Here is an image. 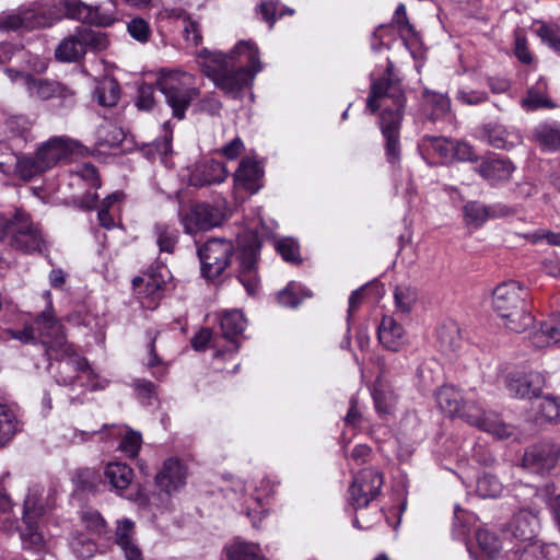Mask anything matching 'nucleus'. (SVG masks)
<instances>
[{
  "label": "nucleus",
  "mask_w": 560,
  "mask_h": 560,
  "mask_svg": "<svg viewBox=\"0 0 560 560\" xmlns=\"http://www.w3.org/2000/svg\"><path fill=\"white\" fill-rule=\"evenodd\" d=\"M199 57L206 75L232 98L241 97L262 70L258 47L252 40H240L229 54L203 49Z\"/></svg>",
  "instance_id": "f257e3e1"
},
{
  "label": "nucleus",
  "mask_w": 560,
  "mask_h": 560,
  "mask_svg": "<svg viewBox=\"0 0 560 560\" xmlns=\"http://www.w3.org/2000/svg\"><path fill=\"white\" fill-rule=\"evenodd\" d=\"M368 109H381L380 128L385 138L386 156L389 163L400 158L399 129L405 107V96L400 85L387 79L374 81L368 98Z\"/></svg>",
  "instance_id": "f03ea898"
},
{
  "label": "nucleus",
  "mask_w": 560,
  "mask_h": 560,
  "mask_svg": "<svg viewBox=\"0 0 560 560\" xmlns=\"http://www.w3.org/2000/svg\"><path fill=\"white\" fill-rule=\"evenodd\" d=\"M435 399L441 410L450 417H457L498 439H508L514 433L512 425L503 422L497 413L486 412L477 401L464 398L453 385L440 387Z\"/></svg>",
  "instance_id": "7ed1b4c3"
},
{
  "label": "nucleus",
  "mask_w": 560,
  "mask_h": 560,
  "mask_svg": "<svg viewBox=\"0 0 560 560\" xmlns=\"http://www.w3.org/2000/svg\"><path fill=\"white\" fill-rule=\"evenodd\" d=\"M525 289L515 280L502 282L492 293L493 311L511 331L522 332L533 324V316L526 310Z\"/></svg>",
  "instance_id": "20e7f679"
},
{
  "label": "nucleus",
  "mask_w": 560,
  "mask_h": 560,
  "mask_svg": "<svg viewBox=\"0 0 560 560\" xmlns=\"http://www.w3.org/2000/svg\"><path fill=\"white\" fill-rule=\"evenodd\" d=\"M156 86L178 119L184 118L186 109L199 95L195 75L180 70H162Z\"/></svg>",
  "instance_id": "39448f33"
},
{
  "label": "nucleus",
  "mask_w": 560,
  "mask_h": 560,
  "mask_svg": "<svg viewBox=\"0 0 560 560\" xmlns=\"http://www.w3.org/2000/svg\"><path fill=\"white\" fill-rule=\"evenodd\" d=\"M45 489L35 486L30 489L23 506V527L20 537L24 548L40 549L45 545V538L40 529L42 521L46 512L52 508L54 499L50 494L44 498Z\"/></svg>",
  "instance_id": "423d86ee"
},
{
  "label": "nucleus",
  "mask_w": 560,
  "mask_h": 560,
  "mask_svg": "<svg viewBox=\"0 0 560 560\" xmlns=\"http://www.w3.org/2000/svg\"><path fill=\"white\" fill-rule=\"evenodd\" d=\"M44 296L47 300L46 310L37 315L33 325L12 332V337L21 340L23 343L40 339L43 346L47 347L48 350L62 349L67 345L65 329L54 314L50 292L45 291Z\"/></svg>",
  "instance_id": "0eeeda50"
},
{
  "label": "nucleus",
  "mask_w": 560,
  "mask_h": 560,
  "mask_svg": "<svg viewBox=\"0 0 560 560\" xmlns=\"http://www.w3.org/2000/svg\"><path fill=\"white\" fill-rule=\"evenodd\" d=\"M12 234L11 245L25 253L42 252L44 238L30 215L18 210L13 218L0 214V242L7 234Z\"/></svg>",
  "instance_id": "6e6552de"
},
{
  "label": "nucleus",
  "mask_w": 560,
  "mask_h": 560,
  "mask_svg": "<svg viewBox=\"0 0 560 560\" xmlns=\"http://www.w3.org/2000/svg\"><path fill=\"white\" fill-rule=\"evenodd\" d=\"M5 74L12 83H20L31 98L47 101L52 97L60 98L67 104L73 102L74 91L55 80L34 77L31 73L5 69Z\"/></svg>",
  "instance_id": "1a4fd4ad"
},
{
  "label": "nucleus",
  "mask_w": 560,
  "mask_h": 560,
  "mask_svg": "<svg viewBox=\"0 0 560 560\" xmlns=\"http://www.w3.org/2000/svg\"><path fill=\"white\" fill-rule=\"evenodd\" d=\"M57 16L44 5H33L19 9L11 13L0 15V30L2 31H32L39 27L51 26Z\"/></svg>",
  "instance_id": "9d476101"
},
{
  "label": "nucleus",
  "mask_w": 560,
  "mask_h": 560,
  "mask_svg": "<svg viewBox=\"0 0 560 560\" xmlns=\"http://www.w3.org/2000/svg\"><path fill=\"white\" fill-rule=\"evenodd\" d=\"M234 253L232 242L225 238H211L198 248L201 272L208 279L218 278L230 265Z\"/></svg>",
  "instance_id": "9b49d317"
},
{
  "label": "nucleus",
  "mask_w": 560,
  "mask_h": 560,
  "mask_svg": "<svg viewBox=\"0 0 560 560\" xmlns=\"http://www.w3.org/2000/svg\"><path fill=\"white\" fill-rule=\"evenodd\" d=\"M539 530V520L529 510H520L502 530L509 547L536 540Z\"/></svg>",
  "instance_id": "f8f14e48"
},
{
  "label": "nucleus",
  "mask_w": 560,
  "mask_h": 560,
  "mask_svg": "<svg viewBox=\"0 0 560 560\" xmlns=\"http://www.w3.org/2000/svg\"><path fill=\"white\" fill-rule=\"evenodd\" d=\"M383 486V475L374 468L363 469L351 485L350 500L355 509L368 506Z\"/></svg>",
  "instance_id": "ddd939ff"
},
{
  "label": "nucleus",
  "mask_w": 560,
  "mask_h": 560,
  "mask_svg": "<svg viewBox=\"0 0 560 560\" xmlns=\"http://www.w3.org/2000/svg\"><path fill=\"white\" fill-rule=\"evenodd\" d=\"M559 458L560 445L541 442L526 450L523 457V467L530 472L546 474L557 466Z\"/></svg>",
  "instance_id": "4468645a"
},
{
  "label": "nucleus",
  "mask_w": 560,
  "mask_h": 560,
  "mask_svg": "<svg viewBox=\"0 0 560 560\" xmlns=\"http://www.w3.org/2000/svg\"><path fill=\"white\" fill-rule=\"evenodd\" d=\"M223 212L208 203H197L180 219L184 230L188 234L209 231L222 223Z\"/></svg>",
  "instance_id": "2eb2a0df"
},
{
  "label": "nucleus",
  "mask_w": 560,
  "mask_h": 560,
  "mask_svg": "<svg viewBox=\"0 0 560 560\" xmlns=\"http://www.w3.org/2000/svg\"><path fill=\"white\" fill-rule=\"evenodd\" d=\"M505 385L510 394L520 399H533L540 396L546 386L541 372H512L506 376Z\"/></svg>",
  "instance_id": "dca6fc26"
},
{
  "label": "nucleus",
  "mask_w": 560,
  "mask_h": 560,
  "mask_svg": "<svg viewBox=\"0 0 560 560\" xmlns=\"http://www.w3.org/2000/svg\"><path fill=\"white\" fill-rule=\"evenodd\" d=\"M259 249L260 244L257 236L252 235L249 244L243 245V250L240 256L238 280L249 294L255 293L259 285L256 267Z\"/></svg>",
  "instance_id": "f3484780"
},
{
  "label": "nucleus",
  "mask_w": 560,
  "mask_h": 560,
  "mask_svg": "<svg viewBox=\"0 0 560 560\" xmlns=\"http://www.w3.org/2000/svg\"><path fill=\"white\" fill-rule=\"evenodd\" d=\"M187 475L186 465L176 457H170L155 476V482L163 491L172 493L185 485Z\"/></svg>",
  "instance_id": "a211bd4d"
},
{
  "label": "nucleus",
  "mask_w": 560,
  "mask_h": 560,
  "mask_svg": "<svg viewBox=\"0 0 560 560\" xmlns=\"http://www.w3.org/2000/svg\"><path fill=\"white\" fill-rule=\"evenodd\" d=\"M62 5L68 18L84 23L108 26L115 21L112 14L101 12L98 7L88 5L80 0H65Z\"/></svg>",
  "instance_id": "6ab92c4d"
},
{
  "label": "nucleus",
  "mask_w": 560,
  "mask_h": 560,
  "mask_svg": "<svg viewBox=\"0 0 560 560\" xmlns=\"http://www.w3.org/2000/svg\"><path fill=\"white\" fill-rule=\"evenodd\" d=\"M225 164L215 160H206L198 163L189 174V185L202 187L211 184H220L228 177Z\"/></svg>",
  "instance_id": "aec40b11"
},
{
  "label": "nucleus",
  "mask_w": 560,
  "mask_h": 560,
  "mask_svg": "<svg viewBox=\"0 0 560 560\" xmlns=\"http://www.w3.org/2000/svg\"><path fill=\"white\" fill-rule=\"evenodd\" d=\"M78 143L68 137H54L43 143L37 153L45 170L54 167L59 161L73 153Z\"/></svg>",
  "instance_id": "412c9836"
},
{
  "label": "nucleus",
  "mask_w": 560,
  "mask_h": 560,
  "mask_svg": "<svg viewBox=\"0 0 560 560\" xmlns=\"http://www.w3.org/2000/svg\"><path fill=\"white\" fill-rule=\"evenodd\" d=\"M59 370L61 380L57 378V382H61L63 385H70L75 381L77 376L72 375V372L79 373L78 377L85 375L88 380L95 376L94 370L90 366L88 360L81 357L79 352H63L59 359Z\"/></svg>",
  "instance_id": "4be33fe9"
},
{
  "label": "nucleus",
  "mask_w": 560,
  "mask_h": 560,
  "mask_svg": "<svg viewBox=\"0 0 560 560\" xmlns=\"http://www.w3.org/2000/svg\"><path fill=\"white\" fill-rule=\"evenodd\" d=\"M162 271H166L165 268H160L158 271L152 270L150 272H145L132 280L133 288L140 298L150 300L147 307H153L156 300L161 296V291L166 283Z\"/></svg>",
  "instance_id": "5701e85b"
},
{
  "label": "nucleus",
  "mask_w": 560,
  "mask_h": 560,
  "mask_svg": "<svg viewBox=\"0 0 560 560\" xmlns=\"http://www.w3.org/2000/svg\"><path fill=\"white\" fill-rule=\"evenodd\" d=\"M262 170L260 165L248 158L240 162L234 174V183L237 188L245 189L250 194L257 192L261 187Z\"/></svg>",
  "instance_id": "b1692460"
},
{
  "label": "nucleus",
  "mask_w": 560,
  "mask_h": 560,
  "mask_svg": "<svg viewBox=\"0 0 560 560\" xmlns=\"http://www.w3.org/2000/svg\"><path fill=\"white\" fill-rule=\"evenodd\" d=\"M115 542L124 551L126 560H143L142 552L135 540V523L131 520L117 521Z\"/></svg>",
  "instance_id": "393cba45"
},
{
  "label": "nucleus",
  "mask_w": 560,
  "mask_h": 560,
  "mask_svg": "<svg viewBox=\"0 0 560 560\" xmlns=\"http://www.w3.org/2000/svg\"><path fill=\"white\" fill-rule=\"evenodd\" d=\"M551 546L536 539L506 549L509 560H548Z\"/></svg>",
  "instance_id": "a878e982"
},
{
  "label": "nucleus",
  "mask_w": 560,
  "mask_h": 560,
  "mask_svg": "<svg viewBox=\"0 0 560 560\" xmlns=\"http://www.w3.org/2000/svg\"><path fill=\"white\" fill-rule=\"evenodd\" d=\"M477 171L485 179L494 185L509 180L514 166L510 160L488 159L479 164Z\"/></svg>",
  "instance_id": "bb28decb"
},
{
  "label": "nucleus",
  "mask_w": 560,
  "mask_h": 560,
  "mask_svg": "<svg viewBox=\"0 0 560 560\" xmlns=\"http://www.w3.org/2000/svg\"><path fill=\"white\" fill-rule=\"evenodd\" d=\"M104 477L113 489L118 493H121L131 485L135 474L129 465L120 462H113L106 465L104 469Z\"/></svg>",
  "instance_id": "cd10ccee"
},
{
  "label": "nucleus",
  "mask_w": 560,
  "mask_h": 560,
  "mask_svg": "<svg viewBox=\"0 0 560 560\" xmlns=\"http://www.w3.org/2000/svg\"><path fill=\"white\" fill-rule=\"evenodd\" d=\"M476 541L481 551L479 560L494 559L502 550L506 551L509 548V544L504 538L500 539L495 533L488 528H479L476 532Z\"/></svg>",
  "instance_id": "c85d7f7f"
},
{
  "label": "nucleus",
  "mask_w": 560,
  "mask_h": 560,
  "mask_svg": "<svg viewBox=\"0 0 560 560\" xmlns=\"http://www.w3.org/2000/svg\"><path fill=\"white\" fill-rule=\"evenodd\" d=\"M223 337L240 347L247 322L240 310L225 311L220 320Z\"/></svg>",
  "instance_id": "c756f323"
},
{
  "label": "nucleus",
  "mask_w": 560,
  "mask_h": 560,
  "mask_svg": "<svg viewBox=\"0 0 560 560\" xmlns=\"http://www.w3.org/2000/svg\"><path fill=\"white\" fill-rule=\"evenodd\" d=\"M124 198V192L115 191L101 202L97 219L104 229L110 230L116 226Z\"/></svg>",
  "instance_id": "7c9ffc66"
},
{
  "label": "nucleus",
  "mask_w": 560,
  "mask_h": 560,
  "mask_svg": "<svg viewBox=\"0 0 560 560\" xmlns=\"http://www.w3.org/2000/svg\"><path fill=\"white\" fill-rule=\"evenodd\" d=\"M560 341V313L559 318H551L541 324L539 330L532 336V345L542 349L557 345Z\"/></svg>",
  "instance_id": "2f4dec72"
},
{
  "label": "nucleus",
  "mask_w": 560,
  "mask_h": 560,
  "mask_svg": "<svg viewBox=\"0 0 560 560\" xmlns=\"http://www.w3.org/2000/svg\"><path fill=\"white\" fill-rule=\"evenodd\" d=\"M402 336V327L393 317L383 316L378 326V339L381 343L388 350H395L396 347L404 345L400 341Z\"/></svg>",
  "instance_id": "473e14b6"
},
{
  "label": "nucleus",
  "mask_w": 560,
  "mask_h": 560,
  "mask_svg": "<svg viewBox=\"0 0 560 560\" xmlns=\"http://www.w3.org/2000/svg\"><path fill=\"white\" fill-rule=\"evenodd\" d=\"M488 140L497 149L509 150L522 142V136L515 129L494 126L488 131Z\"/></svg>",
  "instance_id": "72a5a7b5"
},
{
  "label": "nucleus",
  "mask_w": 560,
  "mask_h": 560,
  "mask_svg": "<svg viewBox=\"0 0 560 560\" xmlns=\"http://www.w3.org/2000/svg\"><path fill=\"white\" fill-rule=\"evenodd\" d=\"M436 339L441 348H460V328L456 320L447 318L436 329Z\"/></svg>",
  "instance_id": "f704fd0d"
},
{
  "label": "nucleus",
  "mask_w": 560,
  "mask_h": 560,
  "mask_svg": "<svg viewBox=\"0 0 560 560\" xmlns=\"http://www.w3.org/2000/svg\"><path fill=\"white\" fill-rule=\"evenodd\" d=\"M84 55L79 31L74 35L66 37L56 49V57L61 61L72 62Z\"/></svg>",
  "instance_id": "c9c22d12"
},
{
  "label": "nucleus",
  "mask_w": 560,
  "mask_h": 560,
  "mask_svg": "<svg viewBox=\"0 0 560 560\" xmlns=\"http://www.w3.org/2000/svg\"><path fill=\"white\" fill-rule=\"evenodd\" d=\"M372 396L378 415L385 416L390 413L396 402V396L389 386L378 380L374 385Z\"/></svg>",
  "instance_id": "e433bc0d"
},
{
  "label": "nucleus",
  "mask_w": 560,
  "mask_h": 560,
  "mask_svg": "<svg viewBox=\"0 0 560 560\" xmlns=\"http://www.w3.org/2000/svg\"><path fill=\"white\" fill-rule=\"evenodd\" d=\"M120 89L113 78H105L95 88L94 95L102 106H114L119 100Z\"/></svg>",
  "instance_id": "4c0bfd02"
},
{
  "label": "nucleus",
  "mask_w": 560,
  "mask_h": 560,
  "mask_svg": "<svg viewBox=\"0 0 560 560\" xmlns=\"http://www.w3.org/2000/svg\"><path fill=\"white\" fill-rule=\"evenodd\" d=\"M534 137L546 150L556 151L560 149V125H539L534 131Z\"/></svg>",
  "instance_id": "58836bf2"
},
{
  "label": "nucleus",
  "mask_w": 560,
  "mask_h": 560,
  "mask_svg": "<svg viewBox=\"0 0 560 560\" xmlns=\"http://www.w3.org/2000/svg\"><path fill=\"white\" fill-rule=\"evenodd\" d=\"M19 431V421L14 411L0 404V446L5 445Z\"/></svg>",
  "instance_id": "ea45409f"
},
{
  "label": "nucleus",
  "mask_w": 560,
  "mask_h": 560,
  "mask_svg": "<svg viewBox=\"0 0 560 560\" xmlns=\"http://www.w3.org/2000/svg\"><path fill=\"white\" fill-rule=\"evenodd\" d=\"M311 291L302 288L298 282L291 281L282 289L278 295V303L287 307H296L303 299L310 298Z\"/></svg>",
  "instance_id": "a19ab883"
},
{
  "label": "nucleus",
  "mask_w": 560,
  "mask_h": 560,
  "mask_svg": "<svg viewBox=\"0 0 560 560\" xmlns=\"http://www.w3.org/2000/svg\"><path fill=\"white\" fill-rule=\"evenodd\" d=\"M229 560H262L264 556L255 544L235 540L226 548Z\"/></svg>",
  "instance_id": "79ce46f5"
},
{
  "label": "nucleus",
  "mask_w": 560,
  "mask_h": 560,
  "mask_svg": "<svg viewBox=\"0 0 560 560\" xmlns=\"http://www.w3.org/2000/svg\"><path fill=\"white\" fill-rule=\"evenodd\" d=\"M125 138L124 131L112 122L101 125L96 130V144L100 148H114Z\"/></svg>",
  "instance_id": "37998d69"
},
{
  "label": "nucleus",
  "mask_w": 560,
  "mask_h": 560,
  "mask_svg": "<svg viewBox=\"0 0 560 560\" xmlns=\"http://www.w3.org/2000/svg\"><path fill=\"white\" fill-rule=\"evenodd\" d=\"M454 141L444 137L424 136L421 145L428 150H432L443 162H452V150Z\"/></svg>",
  "instance_id": "c03bdc74"
},
{
  "label": "nucleus",
  "mask_w": 560,
  "mask_h": 560,
  "mask_svg": "<svg viewBox=\"0 0 560 560\" xmlns=\"http://www.w3.org/2000/svg\"><path fill=\"white\" fill-rule=\"evenodd\" d=\"M38 153L35 156L18 158L14 163L15 173L25 180L45 172L44 165Z\"/></svg>",
  "instance_id": "a18cd8bd"
},
{
  "label": "nucleus",
  "mask_w": 560,
  "mask_h": 560,
  "mask_svg": "<svg viewBox=\"0 0 560 560\" xmlns=\"http://www.w3.org/2000/svg\"><path fill=\"white\" fill-rule=\"evenodd\" d=\"M535 33L550 49L560 52V26L555 23L537 22Z\"/></svg>",
  "instance_id": "49530a36"
},
{
  "label": "nucleus",
  "mask_w": 560,
  "mask_h": 560,
  "mask_svg": "<svg viewBox=\"0 0 560 560\" xmlns=\"http://www.w3.org/2000/svg\"><path fill=\"white\" fill-rule=\"evenodd\" d=\"M154 231L160 250L173 253L178 241V231L164 223L155 224Z\"/></svg>",
  "instance_id": "de8ad7c7"
},
{
  "label": "nucleus",
  "mask_w": 560,
  "mask_h": 560,
  "mask_svg": "<svg viewBox=\"0 0 560 560\" xmlns=\"http://www.w3.org/2000/svg\"><path fill=\"white\" fill-rule=\"evenodd\" d=\"M544 88L545 84L539 83L538 88H532L528 90L527 95L521 102V105L525 110L533 112L538 108L552 107L551 101L542 91Z\"/></svg>",
  "instance_id": "09e8293b"
},
{
  "label": "nucleus",
  "mask_w": 560,
  "mask_h": 560,
  "mask_svg": "<svg viewBox=\"0 0 560 560\" xmlns=\"http://www.w3.org/2000/svg\"><path fill=\"white\" fill-rule=\"evenodd\" d=\"M539 416L547 423L560 422V396L546 395L539 402Z\"/></svg>",
  "instance_id": "8fccbe9b"
},
{
  "label": "nucleus",
  "mask_w": 560,
  "mask_h": 560,
  "mask_svg": "<svg viewBox=\"0 0 560 560\" xmlns=\"http://www.w3.org/2000/svg\"><path fill=\"white\" fill-rule=\"evenodd\" d=\"M84 52L88 49L101 51L107 48L108 39L104 33L90 28L79 30Z\"/></svg>",
  "instance_id": "3c124183"
},
{
  "label": "nucleus",
  "mask_w": 560,
  "mask_h": 560,
  "mask_svg": "<svg viewBox=\"0 0 560 560\" xmlns=\"http://www.w3.org/2000/svg\"><path fill=\"white\" fill-rule=\"evenodd\" d=\"M70 547L79 558L83 559L91 558L96 551L95 542L83 533H75L72 535Z\"/></svg>",
  "instance_id": "603ef678"
},
{
  "label": "nucleus",
  "mask_w": 560,
  "mask_h": 560,
  "mask_svg": "<svg viewBox=\"0 0 560 560\" xmlns=\"http://www.w3.org/2000/svg\"><path fill=\"white\" fill-rule=\"evenodd\" d=\"M478 494L482 498H497L503 491V485L493 475H483L477 480Z\"/></svg>",
  "instance_id": "864d4df0"
},
{
  "label": "nucleus",
  "mask_w": 560,
  "mask_h": 560,
  "mask_svg": "<svg viewBox=\"0 0 560 560\" xmlns=\"http://www.w3.org/2000/svg\"><path fill=\"white\" fill-rule=\"evenodd\" d=\"M463 213L468 224H475L477 226L485 223L489 217L487 207L477 201L467 202L463 208Z\"/></svg>",
  "instance_id": "5fc2aeb1"
},
{
  "label": "nucleus",
  "mask_w": 560,
  "mask_h": 560,
  "mask_svg": "<svg viewBox=\"0 0 560 560\" xmlns=\"http://www.w3.org/2000/svg\"><path fill=\"white\" fill-rule=\"evenodd\" d=\"M276 250L285 261L299 262L300 249L299 244L291 237H284L276 242Z\"/></svg>",
  "instance_id": "6e6d98bb"
},
{
  "label": "nucleus",
  "mask_w": 560,
  "mask_h": 560,
  "mask_svg": "<svg viewBox=\"0 0 560 560\" xmlns=\"http://www.w3.org/2000/svg\"><path fill=\"white\" fill-rule=\"evenodd\" d=\"M395 303L401 312H409L417 301V292L410 287H398L395 290Z\"/></svg>",
  "instance_id": "4d7b16f0"
},
{
  "label": "nucleus",
  "mask_w": 560,
  "mask_h": 560,
  "mask_svg": "<svg viewBox=\"0 0 560 560\" xmlns=\"http://www.w3.org/2000/svg\"><path fill=\"white\" fill-rule=\"evenodd\" d=\"M82 522L88 530L97 536L107 533V525L102 515L96 511L85 512L82 516Z\"/></svg>",
  "instance_id": "13d9d810"
},
{
  "label": "nucleus",
  "mask_w": 560,
  "mask_h": 560,
  "mask_svg": "<svg viewBox=\"0 0 560 560\" xmlns=\"http://www.w3.org/2000/svg\"><path fill=\"white\" fill-rule=\"evenodd\" d=\"M142 444V436L139 432L129 430L120 443L121 451L129 457L138 455Z\"/></svg>",
  "instance_id": "bf43d9fd"
},
{
  "label": "nucleus",
  "mask_w": 560,
  "mask_h": 560,
  "mask_svg": "<svg viewBox=\"0 0 560 560\" xmlns=\"http://www.w3.org/2000/svg\"><path fill=\"white\" fill-rule=\"evenodd\" d=\"M132 387L136 392L137 398L143 402L151 404V399L156 397V388L151 381L136 378L132 383Z\"/></svg>",
  "instance_id": "052dcab7"
},
{
  "label": "nucleus",
  "mask_w": 560,
  "mask_h": 560,
  "mask_svg": "<svg viewBox=\"0 0 560 560\" xmlns=\"http://www.w3.org/2000/svg\"><path fill=\"white\" fill-rule=\"evenodd\" d=\"M456 100L465 105H478L486 102L488 95L486 92L462 89L457 91Z\"/></svg>",
  "instance_id": "680f3d73"
},
{
  "label": "nucleus",
  "mask_w": 560,
  "mask_h": 560,
  "mask_svg": "<svg viewBox=\"0 0 560 560\" xmlns=\"http://www.w3.org/2000/svg\"><path fill=\"white\" fill-rule=\"evenodd\" d=\"M128 32L135 39L139 42H147L150 34L149 25L142 19H133L128 24Z\"/></svg>",
  "instance_id": "e2e57ef3"
},
{
  "label": "nucleus",
  "mask_w": 560,
  "mask_h": 560,
  "mask_svg": "<svg viewBox=\"0 0 560 560\" xmlns=\"http://www.w3.org/2000/svg\"><path fill=\"white\" fill-rule=\"evenodd\" d=\"M258 9L262 15V20L267 22L271 28L277 21L276 12L278 10V0H261Z\"/></svg>",
  "instance_id": "0e129e2a"
},
{
  "label": "nucleus",
  "mask_w": 560,
  "mask_h": 560,
  "mask_svg": "<svg viewBox=\"0 0 560 560\" xmlns=\"http://www.w3.org/2000/svg\"><path fill=\"white\" fill-rule=\"evenodd\" d=\"M191 345L194 350H200L205 347H217L212 332L208 328L200 329L191 339Z\"/></svg>",
  "instance_id": "69168bd1"
},
{
  "label": "nucleus",
  "mask_w": 560,
  "mask_h": 560,
  "mask_svg": "<svg viewBox=\"0 0 560 560\" xmlns=\"http://www.w3.org/2000/svg\"><path fill=\"white\" fill-rule=\"evenodd\" d=\"M8 129L14 135H23L31 128V122L25 116H12L7 120Z\"/></svg>",
  "instance_id": "338daca9"
},
{
  "label": "nucleus",
  "mask_w": 560,
  "mask_h": 560,
  "mask_svg": "<svg viewBox=\"0 0 560 560\" xmlns=\"http://www.w3.org/2000/svg\"><path fill=\"white\" fill-rule=\"evenodd\" d=\"M245 147L240 137L234 138L231 142L220 149V153L228 160H235L244 151Z\"/></svg>",
  "instance_id": "774afa93"
}]
</instances>
